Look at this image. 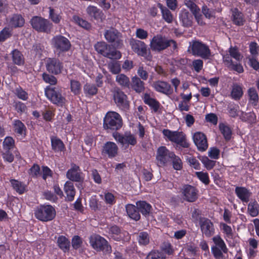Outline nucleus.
Wrapping results in <instances>:
<instances>
[{
  "label": "nucleus",
  "mask_w": 259,
  "mask_h": 259,
  "mask_svg": "<svg viewBox=\"0 0 259 259\" xmlns=\"http://www.w3.org/2000/svg\"><path fill=\"white\" fill-rule=\"evenodd\" d=\"M3 145L4 148L7 150H9L13 147L14 145V140L10 137H6L3 142Z\"/></svg>",
  "instance_id": "nucleus-60"
},
{
  "label": "nucleus",
  "mask_w": 259,
  "mask_h": 259,
  "mask_svg": "<svg viewBox=\"0 0 259 259\" xmlns=\"http://www.w3.org/2000/svg\"><path fill=\"white\" fill-rule=\"evenodd\" d=\"M45 94L47 97L55 104H63L65 103V98L62 97L59 91L56 90L55 88H46Z\"/></svg>",
  "instance_id": "nucleus-19"
},
{
  "label": "nucleus",
  "mask_w": 259,
  "mask_h": 259,
  "mask_svg": "<svg viewBox=\"0 0 259 259\" xmlns=\"http://www.w3.org/2000/svg\"><path fill=\"white\" fill-rule=\"evenodd\" d=\"M49 10L50 19H51L54 23L56 24H58L62 19L61 16L55 13L54 9L50 7Z\"/></svg>",
  "instance_id": "nucleus-53"
},
{
  "label": "nucleus",
  "mask_w": 259,
  "mask_h": 259,
  "mask_svg": "<svg viewBox=\"0 0 259 259\" xmlns=\"http://www.w3.org/2000/svg\"><path fill=\"white\" fill-rule=\"evenodd\" d=\"M153 86L155 91L164 95L169 96L173 93L172 88L166 81L158 80L154 82Z\"/></svg>",
  "instance_id": "nucleus-20"
},
{
  "label": "nucleus",
  "mask_w": 259,
  "mask_h": 259,
  "mask_svg": "<svg viewBox=\"0 0 259 259\" xmlns=\"http://www.w3.org/2000/svg\"><path fill=\"white\" fill-rule=\"evenodd\" d=\"M11 36L10 28L5 27L0 32V42L5 41Z\"/></svg>",
  "instance_id": "nucleus-61"
},
{
  "label": "nucleus",
  "mask_w": 259,
  "mask_h": 259,
  "mask_svg": "<svg viewBox=\"0 0 259 259\" xmlns=\"http://www.w3.org/2000/svg\"><path fill=\"white\" fill-rule=\"evenodd\" d=\"M58 245L64 252L68 251L70 248V241L63 236H60L57 240Z\"/></svg>",
  "instance_id": "nucleus-41"
},
{
  "label": "nucleus",
  "mask_w": 259,
  "mask_h": 259,
  "mask_svg": "<svg viewBox=\"0 0 259 259\" xmlns=\"http://www.w3.org/2000/svg\"><path fill=\"white\" fill-rule=\"evenodd\" d=\"M95 48L98 53L112 60H118L121 57L119 51L104 41L98 42L95 45Z\"/></svg>",
  "instance_id": "nucleus-3"
},
{
  "label": "nucleus",
  "mask_w": 259,
  "mask_h": 259,
  "mask_svg": "<svg viewBox=\"0 0 259 259\" xmlns=\"http://www.w3.org/2000/svg\"><path fill=\"white\" fill-rule=\"evenodd\" d=\"M74 21L78 24L80 26L85 29H89L91 27V25L90 23H89L88 21L80 18L78 16H74L73 17Z\"/></svg>",
  "instance_id": "nucleus-50"
},
{
  "label": "nucleus",
  "mask_w": 259,
  "mask_h": 259,
  "mask_svg": "<svg viewBox=\"0 0 259 259\" xmlns=\"http://www.w3.org/2000/svg\"><path fill=\"white\" fill-rule=\"evenodd\" d=\"M187 51L193 56L204 60L209 59L211 55L209 46L198 39L192 40L189 42Z\"/></svg>",
  "instance_id": "nucleus-1"
},
{
  "label": "nucleus",
  "mask_w": 259,
  "mask_h": 259,
  "mask_svg": "<svg viewBox=\"0 0 259 259\" xmlns=\"http://www.w3.org/2000/svg\"><path fill=\"white\" fill-rule=\"evenodd\" d=\"M243 91L241 85L234 83L232 85V91L231 92V97L234 100L238 101L243 96Z\"/></svg>",
  "instance_id": "nucleus-30"
},
{
  "label": "nucleus",
  "mask_w": 259,
  "mask_h": 259,
  "mask_svg": "<svg viewBox=\"0 0 259 259\" xmlns=\"http://www.w3.org/2000/svg\"><path fill=\"white\" fill-rule=\"evenodd\" d=\"M192 66L193 69L197 73L202 69L203 66V61L200 59H195L192 61Z\"/></svg>",
  "instance_id": "nucleus-57"
},
{
  "label": "nucleus",
  "mask_w": 259,
  "mask_h": 259,
  "mask_svg": "<svg viewBox=\"0 0 259 259\" xmlns=\"http://www.w3.org/2000/svg\"><path fill=\"white\" fill-rule=\"evenodd\" d=\"M240 119L249 124H254L256 121V116L254 112H243L240 117Z\"/></svg>",
  "instance_id": "nucleus-38"
},
{
  "label": "nucleus",
  "mask_w": 259,
  "mask_h": 259,
  "mask_svg": "<svg viewBox=\"0 0 259 259\" xmlns=\"http://www.w3.org/2000/svg\"><path fill=\"white\" fill-rule=\"evenodd\" d=\"M235 193L237 197L242 202L247 203L249 201V198L251 196V192L244 187L237 186L235 189Z\"/></svg>",
  "instance_id": "nucleus-23"
},
{
  "label": "nucleus",
  "mask_w": 259,
  "mask_h": 259,
  "mask_svg": "<svg viewBox=\"0 0 259 259\" xmlns=\"http://www.w3.org/2000/svg\"><path fill=\"white\" fill-rule=\"evenodd\" d=\"M213 245L211 247V253L215 259L223 258V253H227L228 249L227 246L220 235H217L212 238Z\"/></svg>",
  "instance_id": "nucleus-5"
},
{
  "label": "nucleus",
  "mask_w": 259,
  "mask_h": 259,
  "mask_svg": "<svg viewBox=\"0 0 259 259\" xmlns=\"http://www.w3.org/2000/svg\"><path fill=\"white\" fill-rule=\"evenodd\" d=\"M184 199L189 202H195L198 198V190L190 185H185L181 189Z\"/></svg>",
  "instance_id": "nucleus-14"
},
{
  "label": "nucleus",
  "mask_w": 259,
  "mask_h": 259,
  "mask_svg": "<svg viewBox=\"0 0 259 259\" xmlns=\"http://www.w3.org/2000/svg\"><path fill=\"white\" fill-rule=\"evenodd\" d=\"M25 23V20L20 14H14L11 18L9 24L13 27H22Z\"/></svg>",
  "instance_id": "nucleus-31"
},
{
  "label": "nucleus",
  "mask_w": 259,
  "mask_h": 259,
  "mask_svg": "<svg viewBox=\"0 0 259 259\" xmlns=\"http://www.w3.org/2000/svg\"><path fill=\"white\" fill-rule=\"evenodd\" d=\"M247 211L249 215L252 217H255L258 214L259 204L255 200L251 201L248 203Z\"/></svg>",
  "instance_id": "nucleus-37"
},
{
  "label": "nucleus",
  "mask_w": 259,
  "mask_h": 259,
  "mask_svg": "<svg viewBox=\"0 0 259 259\" xmlns=\"http://www.w3.org/2000/svg\"><path fill=\"white\" fill-rule=\"evenodd\" d=\"M118 147L115 143L111 142H107L103 146V153L106 154L109 157H114L117 155Z\"/></svg>",
  "instance_id": "nucleus-26"
},
{
  "label": "nucleus",
  "mask_w": 259,
  "mask_h": 259,
  "mask_svg": "<svg viewBox=\"0 0 259 259\" xmlns=\"http://www.w3.org/2000/svg\"><path fill=\"white\" fill-rule=\"evenodd\" d=\"M249 52L253 57H256L259 53V46L255 41H251L249 45Z\"/></svg>",
  "instance_id": "nucleus-54"
},
{
  "label": "nucleus",
  "mask_w": 259,
  "mask_h": 259,
  "mask_svg": "<svg viewBox=\"0 0 259 259\" xmlns=\"http://www.w3.org/2000/svg\"><path fill=\"white\" fill-rule=\"evenodd\" d=\"M249 102L253 107H256L258 103V95L254 88H250L248 90Z\"/></svg>",
  "instance_id": "nucleus-32"
},
{
  "label": "nucleus",
  "mask_w": 259,
  "mask_h": 259,
  "mask_svg": "<svg viewBox=\"0 0 259 259\" xmlns=\"http://www.w3.org/2000/svg\"><path fill=\"white\" fill-rule=\"evenodd\" d=\"M13 63L17 65L21 66L24 64V58L21 52L18 49H14L11 53Z\"/></svg>",
  "instance_id": "nucleus-29"
},
{
  "label": "nucleus",
  "mask_w": 259,
  "mask_h": 259,
  "mask_svg": "<svg viewBox=\"0 0 259 259\" xmlns=\"http://www.w3.org/2000/svg\"><path fill=\"white\" fill-rule=\"evenodd\" d=\"M116 80L121 85L124 87H128L130 80L128 78L123 74H120L116 76Z\"/></svg>",
  "instance_id": "nucleus-52"
},
{
  "label": "nucleus",
  "mask_w": 259,
  "mask_h": 259,
  "mask_svg": "<svg viewBox=\"0 0 259 259\" xmlns=\"http://www.w3.org/2000/svg\"><path fill=\"white\" fill-rule=\"evenodd\" d=\"M172 45L173 50L177 48V42L173 39H168L161 35L154 36L151 41V48L153 51L160 52Z\"/></svg>",
  "instance_id": "nucleus-4"
},
{
  "label": "nucleus",
  "mask_w": 259,
  "mask_h": 259,
  "mask_svg": "<svg viewBox=\"0 0 259 259\" xmlns=\"http://www.w3.org/2000/svg\"><path fill=\"white\" fill-rule=\"evenodd\" d=\"M126 212L128 216L132 219L138 221L140 218L139 211L137 207L133 204H127L126 206Z\"/></svg>",
  "instance_id": "nucleus-35"
},
{
  "label": "nucleus",
  "mask_w": 259,
  "mask_h": 259,
  "mask_svg": "<svg viewBox=\"0 0 259 259\" xmlns=\"http://www.w3.org/2000/svg\"><path fill=\"white\" fill-rule=\"evenodd\" d=\"M85 91L89 95H94L97 94L98 89L94 84H86L84 87Z\"/></svg>",
  "instance_id": "nucleus-63"
},
{
  "label": "nucleus",
  "mask_w": 259,
  "mask_h": 259,
  "mask_svg": "<svg viewBox=\"0 0 259 259\" xmlns=\"http://www.w3.org/2000/svg\"><path fill=\"white\" fill-rule=\"evenodd\" d=\"M122 125V120L120 115L110 111L107 113L104 119L103 126L105 129L117 131Z\"/></svg>",
  "instance_id": "nucleus-6"
},
{
  "label": "nucleus",
  "mask_w": 259,
  "mask_h": 259,
  "mask_svg": "<svg viewBox=\"0 0 259 259\" xmlns=\"http://www.w3.org/2000/svg\"><path fill=\"white\" fill-rule=\"evenodd\" d=\"M80 169L78 166L75 164H72V167L69 169L66 174V177L72 181H82L83 178L80 176Z\"/></svg>",
  "instance_id": "nucleus-22"
},
{
  "label": "nucleus",
  "mask_w": 259,
  "mask_h": 259,
  "mask_svg": "<svg viewBox=\"0 0 259 259\" xmlns=\"http://www.w3.org/2000/svg\"><path fill=\"white\" fill-rule=\"evenodd\" d=\"M147 105L149 106L152 112L157 113L159 111L160 107L159 102L155 98L150 97L147 94Z\"/></svg>",
  "instance_id": "nucleus-33"
},
{
  "label": "nucleus",
  "mask_w": 259,
  "mask_h": 259,
  "mask_svg": "<svg viewBox=\"0 0 259 259\" xmlns=\"http://www.w3.org/2000/svg\"><path fill=\"white\" fill-rule=\"evenodd\" d=\"M35 216L42 222L53 220L56 216L55 209L50 205H40L35 211Z\"/></svg>",
  "instance_id": "nucleus-7"
},
{
  "label": "nucleus",
  "mask_w": 259,
  "mask_h": 259,
  "mask_svg": "<svg viewBox=\"0 0 259 259\" xmlns=\"http://www.w3.org/2000/svg\"><path fill=\"white\" fill-rule=\"evenodd\" d=\"M193 141L199 151H205L208 148L206 137L203 133L198 132L193 135Z\"/></svg>",
  "instance_id": "nucleus-17"
},
{
  "label": "nucleus",
  "mask_w": 259,
  "mask_h": 259,
  "mask_svg": "<svg viewBox=\"0 0 259 259\" xmlns=\"http://www.w3.org/2000/svg\"><path fill=\"white\" fill-rule=\"evenodd\" d=\"M32 27L39 32L50 33L53 24L49 20L39 16H34L30 20Z\"/></svg>",
  "instance_id": "nucleus-8"
},
{
  "label": "nucleus",
  "mask_w": 259,
  "mask_h": 259,
  "mask_svg": "<svg viewBox=\"0 0 259 259\" xmlns=\"http://www.w3.org/2000/svg\"><path fill=\"white\" fill-rule=\"evenodd\" d=\"M113 137L123 146H125L126 148L130 145L134 146L137 144L136 138L130 133H125L124 135H121L119 133L115 132L113 133Z\"/></svg>",
  "instance_id": "nucleus-12"
},
{
  "label": "nucleus",
  "mask_w": 259,
  "mask_h": 259,
  "mask_svg": "<svg viewBox=\"0 0 259 259\" xmlns=\"http://www.w3.org/2000/svg\"><path fill=\"white\" fill-rule=\"evenodd\" d=\"M70 83L71 91L76 95L79 94L80 90V83L79 82L75 80H71Z\"/></svg>",
  "instance_id": "nucleus-62"
},
{
  "label": "nucleus",
  "mask_w": 259,
  "mask_h": 259,
  "mask_svg": "<svg viewBox=\"0 0 259 259\" xmlns=\"http://www.w3.org/2000/svg\"><path fill=\"white\" fill-rule=\"evenodd\" d=\"M63 66L62 63L56 58H49L47 61L46 68L48 71L57 75L61 73Z\"/></svg>",
  "instance_id": "nucleus-16"
},
{
  "label": "nucleus",
  "mask_w": 259,
  "mask_h": 259,
  "mask_svg": "<svg viewBox=\"0 0 259 259\" xmlns=\"http://www.w3.org/2000/svg\"><path fill=\"white\" fill-rule=\"evenodd\" d=\"M104 36L109 42L113 43V46L115 48H120L122 46L121 34L116 29L112 28L107 30L105 32Z\"/></svg>",
  "instance_id": "nucleus-10"
},
{
  "label": "nucleus",
  "mask_w": 259,
  "mask_h": 259,
  "mask_svg": "<svg viewBox=\"0 0 259 259\" xmlns=\"http://www.w3.org/2000/svg\"><path fill=\"white\" fill-rule=\"evenodd\" d=\"M87 12L91 17L100 22H103L105 18L102 11L93 6H89L87 9Z\"/></svg>",
  "instance_id": "nucleus-25"
},
{
  "label": "nucleus",
  "mask_w": 259,
  "mask_h": 259,
  "mask_svg": "<svg viewBox=\"0 0 259 259\" xmlns=\"http://www.w3.org/2000/svg\"><path fill=\"white\" fill-rule=\"evenodd\" d=\"M158 7H159V8L161 11L163 19L168 23L172 22L173 16L171 12L166 7L163 6L161 3H158Z\"/></svg>",
  "instance_id": "nucleus-36"
},
{
  "label": "nucleus",
  "mask_w": 259,
  "mask_h": 259,
  "mask_svg": "<svg viewBox=\"0 0 259 259\" xmlns=\"http://www.w3.org/2000/svg\"><path fill=\"white\" fill-rule=\"evenodd\" d=\"M51 143L52 149L55 151H62L65 148L62 141L56 137L51 138Z\"/></svg>",
  "instance_id": "nucleus-42"
},
{
  "label": "nucleus",
  "mask_w": 259,
  "mask_h": 259,
  "mask_svg": "<svg viewBox=\"0 0 259 259\" xmlns=\"http://www.w3.org/2000/svg\"><path fill=\"white\" fill-rule=\"evenodd\" d=\"M187 161L191 167L197 170H200L201 169L200 164L195 157L193 156L188 157Z\"/></svg>",
  "instance_id": "nucleus-55"
},
{
  "label": "nucleus",
  "mask_w": 259,
  "mask_h": 259,
  "mask_svg": "<svg viewBox=\"0 0 259 259\" xmlns=\"http://www.w3.org/2000/svg\"><path fill=\"white\" fill-rule=\"evenodd\" d=\"M200 159L205 167L208 170L212 169L215 165L216 161L209 159L206 156H203Z\"/></svg>",
  "instance_id": "nucleus-47"
},
{
  "label": "nucleus",
  "mask_w": 259,
  "mask_h": 259,
  "mask_svg": "<svg viewBox=\"0 0 259 259\" xmlns=\"http://www.w3.org/2000/svg\"><path fill=\"white\" fill-rule=\"evenodd\" d=\"M52 43L54 48L59 52L68 51L71 47L69 40L61 35L55 36L52 39Z\"/></svg>",
  "instance_id": "nucleus-15"
},
{
  "label": "nucleus",
  "mask_w": 259,
  "mask_h": 259,
  "mask_svg": "<svg viewBox=\"0 0 259 259\" xmlns=\"http://www.w3.org/2000/svg\"><path fill=\"white\" fill-rule=\"evenodd\" d=\"M11 183L13 188L19 194H22L25 191V187L21 182L16 180H11Z\"/></svg>",
  "instance_id": "nucleus-49"
},
{
  "label": "nucleus",
  "mask_w": 259,
  "mask_h": 259,
  "mask_svg": "<svg viewBox=\"0 0 259 259\" xmlns=\"http://www.w3.org/2000/svg\"><path fill=\"white\" fill-rule=\"evenodd\" d=\"M15 94L17 97L22 100H26L28 98L27 93L24 91L21 87L16 89Z\"/></svg>",
  "instance_id": "nucleus-64"
},
{
  "label": "nucleus",
  "mask_w": 259,
  "mask_h": 259,
  "mask_svg": "<svg viewBox=\"0 0 259 259\" xmlns=\"http://www.w3.org/2000/svg\"><path fill=\"white\" fill-rule=\"evenodd\" d=\"M219 130L226 141H229L232 138V131L231 128L223 123L219 124Z\"/></svg>",
  "instance_id": "nucleus-34"
},
{
  "label": "nucleus",
  "mask_w": 259,
  "mask_h": 259,
  "mask_svg": "<svg viewBox=\"0 0 259 259\" xmlns=\"http://www.w3.org/2000/svg\"><path fill=\"white\" fill-rule=\"evenodd\" d=\"M132 87L137 92H142L144 90V83L138 77L132 78Z\"/></svg>",
  "instance_id": "nucleus-39"
},
{
  "label": "nucleus",
  "mask_w": 259,
  "mask_h": 259,
  "mask_svg": "<svg viewBox=\"0 0 259 259\" xmlns=\"http://www.w3.org/2000/svg\"><path fill=\"white\" fill-rule=\"evenodd\" d=\"M195 175L197 178L204 184L207 185L210 183L208 174L206 172L196 171Z\"/></svg>",
  "instance_id": "nucleus-45"
},
{
  "label": "nucleus",
  "mask_w": 259,
  "mask_h": 259,
  "mask_svg": "<svg viewBox=\"0 0 259 259\" xmlns=\"http://www.w3.org/2000/svg\"><path fill=\"white\" fill-rule=\"evenodd\" d=\"M172 155H174V152L170 151L165 146L159 147L157 151L156 159L158 163L162 166L165 165L169 162Z\"/></svg>",
  "instance_id": "nucleus-13"
},
{
  "label": "nucleus",
  "mask_w": 259,
  "mask_h": 259,
  "mask_svg": "<svg viewBox=\"0 0 259 259\" xmlns=\"http://www.w3.org/2000/svg\"><path fill=\"white\" fill-rule=\"evenodd\" d=\"M165 258L164 253L157 250H152L147 255V259H165Z\"/></svg>",
  "instance_id": "nucleus-46"
},
{
  "label": "nucleus",
  "mask_w": 259,
  "mask_h": 259,
  "mask_svg": "<svg viewBox=\"0 0 259 259\" xmlns=\"http://www.w3.org/2000/svg\"><path fill=\"white\" fill-rule=\"evenodd\" d=\"M113 98L117 105L122 108H128L129 105L127 101V97L124 93L119 89H114Z\"/></svg>",
  "instance_id": "nucleus-18"
},
{
  "label": "nucleus",
  "mask_w": 259,
  "mask_h": 259,
  "mask_svg": "<svg viewBox=\"0 0 259 259\" xmlns=\"http://www.w3.org/2000/svg\"><path fill=\"white\" fill-rule=\"evenodd\" d=\"M231 14L232 20L234 24L238 26H243L244 24L245 21L244 16L238 8L232 9Z\"/></svg>",
  "instance_id": "nucleus-24"
},
{
  "label": "nucleus",
  "mask_w": 259,
  "mask_h": 259,
  "mask_svg": "<svg viewBox=\"0 0 259 259\" xmlns=\"http://www.w3.org/2000/svg\"><path fill=\"white\" fill-rule=\"evenodd\" d=\"M179 18L184 27H189L192 25L193 17L187 10L185 9L181 10L179 14Z\"/></svg>",
  "instance_id": "nucleus-27"
},
{
  "label": "nucleus",
  "mask_w": 259,
  "mask_h": 259,
  "mask_svg": "<svg viewBox=\"0 0 259 259\" xmlns=\"http://www.w3.org/2000/svg\"><path fill=\"white\" fill-rule=\"evenodd\" d=\"M162 134L168 140L183 148H188L190 146V144L186 139V135L182 132L164 129Z\"/></svg>",
  "instance_id": "nucleus-2"
},
{
  "label": "nucleus",
  "mask_w": 259,
  "mask_h": 259,
  "mask_svg": "<svg viewBox=\"0 0 259 259\" xmlns=\"http://www.w3.org/2000/svg\"><path fill=\"white\" fill-rule=\"evenodd\" d=\"M199 226L202 234L206 237L212 236L215 233V228L213 223L210 220L206 218H200Z\"/></svg>",
  "instance_id": "nucleus-11"
},
{
  "label": "nucleus",
  "mask_w": 259,
  "mask_h": 259,
  "mask_svg": "<svg viewBox=\"0 0 259 259\" xmlns=\"http://www.w3.org/2000/svg\"><path fill=\"white\" fill-rule=\"evenodd\" d=\"M64 189L66 194L65 200L67 201H72L75 195V191L72 182L67 181L64 185Z\"/></svg>",
  "instance_id": "nucleus-28"
},
{
  "label": "nucleus",
  "mask_w": 259,
  "mask_h": 259,
  "mask_svg": "<svg viewBox=\"0 0 259 259\" xmlns=\"http://www.w3.org/2000/svg\"><path fill=\"white\" fill-rule=\"evenodd\" d=\"M42 78L46 82L49 83L51 85H54L57 82V79L54 76L46 73H43Z\"/></svg>",
  "instance_id": "nucleus-58"
},
{
  "label": "nucleus",
  "mask_w": 259,
  "mask_h": 259,
  "mask_svg": "<svg viewBox=\"0 0 259 259\" xmlns=\"http://www.w3.org/2000/svg\"><path fill=\"white\" fill-rule=\"evenodd\" d=\"M160 249L162 252L168 255L174 254L175 249L169 241H164L160 245Z\"/></svg>",
  "instance_id": "nucleus-40"
},
{
  "label": "nucleus",
  "mask_w": 259,
  "mask_h": 259,
  "mask_svg": "<svg viewBox=\"0 0 259 259\" xmlns=\"http://www.w3.org/2000/svg\"><path fill=\"white\" fill-rule=\"evenodd\" d=\"M195 0H185V5L190 9L192 14L200 11L199 8L194 3Z\"/></svg>",
  "instance_id": "nucleus-51"
},
{
  "label": "nucleus",
  "mask_w": 259,
  "mask_h": 259,
  "mask_svg": "<svg viewBox=\"0 0 259 259\" xmlns=\"http://www.w3.org/2000/svg\"><path fill=\"white\" fill-rule=\"evenodd\" d=\"M14 125L15 132L19 134L22 135L25 131L24 124L19 120H15Z\"/></svg>",
  "instance_id": "nucleus-56"
},
{
  "label": "nucleus",
  "mask_w": 259,
  "mask_h": 259,
  "mask_svg": "<svg viewBox=\"0 0 259 259\" xmlns=\"http://www.w3.org/2000/svg\"><path fill=\"white\" fill-rule=\"evenodd\" d=\"M90 243L93 248L97 251H102L104 254H110L112 251L111 247L108 242L99 235L92 236Z\"/></svg>",
  "instance_id": "nucleus-9"
},
{
  "label": "nucleus",
  "mask_w": 259,
  "mask_h": 259,
  "mask_svg": "<svg viewBox=\"0 0 259 259\" xmlns=\"http://www.w3.org/2000/svg\"><path fill=\"white\" fill-rule=\"evenodd\" d=\"M228 53L230 54L231 57L234 58L237 61H240L241 60L242 56L241 55V53L239 52L238 49L237 47H232L231 46L228 51Z\"/></svg>",
  "instance_id": "nucleus-44"
},
{
  "label": "nucleus",
  "mask_w": 259,
  "mask_h": 259,
  "mask_svg": "<svg viewBox=\"0 0 259 259\" xmlns=\"http://www.w3.org/2000/svg\"><path fill=\"white\" fill-rule=\"evenodd\" d=\"M170 161H171L172 167L174 169L180 170L183 168V162L181 159L175 153L172 155Z\"/></svg>",
  "instance_id": "nucleus-43"
},
{
  "label": "nucleus",
  "mask_w": 259,
  "mask_h": 259,
  "mask_svg": "<svg viewBox=\"0 0 259 259\" xmlns=\"http://www.w3.org/2000/svg\"><path fill=\"white\" fill-rule=\"evenodd\" d=\"M220 150L217 147H211L208 151V156L211 159H218L220 157Z\"/></svg>",
  "instance_id": "nucleus-59"
},
{
  "label": "nucleus",
  "mask_w": 259,
  "mask_h": 259,
  "mask_svg": "<svg viewBox=\"0 0 259 259\" xmlns=\"http://www.w3.org/2000/svg\"><path fill=\"white\" fill-rule=\"evenodd\" d=\"M130 45L133 51L138 55L144 56L146 54V45L144 42L132 38L130 40Z\"/></svg>",
  "instance_id": "nucleus-21"
},
{
  "label": "nucleus",
  "mask_w": 259,
  "mask_h": 259,
  "mask_svg": "<svg viewBox=\"0 0 259 259\" xmlns=\"http://www.w3.org/2000/svg\"><path fill=\"white\" fill-rule=\"evenodd\" d=\"M221 229L223 231V233L226 235V237L232 238L233 236L232 228L224 223L220 224Z\"/></svg>",
  "instance_id": "nucleus-48"
}]
</instances>
